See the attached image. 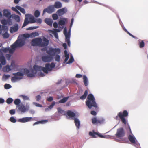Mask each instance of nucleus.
<instances>
[{"instance_id": "obj_59", "label": "nucleus", "mask_w": 148, "mask_h": 148, "mask_svg": "<svg viewBox=\"0 0 148 148\" xmlns=\"http://www.w3.org/2000/svg\"><path fill=\"white\" fill-rule=\"evenodd\" d=\"M127 125H128V127L126 129H127V131L128 132V131H129L130 133L131 134H132V133L131 131L130 128V126L128 124H127Z\"/></svg>"}, {"instance_id": "obj_55", "label": "nucleus", "mask_w": 148, "mask_h": 148, "mask_svg": "<svg viewBox=\"0 0 148 148\" xmlns=\"http://www.w3.org/2000/svg\"><path fill=\"white\" fill-rule=\"evenodd\" d=\"M15 112L14 109H12L9 111V113L11 115H13L15 114Z\"/></svg>"}, {"instance_id": "obj_3", "label": "nucleus", "mask_w": 148, "mask_h": 148, "mask_svg": "<svg viewBox=\"0 0 148 148\" xmlns=\"http://www.w3.org/2000/svg\"><path fill=\"white\" fill-rule=\"evenodd\" d=\"M86 104L89 109H91L92 107L95 108L96 110L98 108L95 99L93 95L92 94H90L88 95L87 100L86 102Z\"/></svg>"}, {"instance_id": "obj_50", "label": "nucleus", "mask_w": 148, "mask_h": 148, "mask_svg": "<svg viewBox=\"0 0 148 148\" xmlns=\"http://www.w3.org/2000/svg\"><path fill=\"white\" fill-rule=\"evenodd\" d=\"M10 120L11 122L14 123L16 122V119L13 117H11L10 119Z\"/></svg>"}, {"instance_id": "obj_51", "label": "nucleus", "mask_w": 148, "mask_h": 148, "mask_svg": "<svg viewBox=\"0 0 148 148\" xmlns=\"http://www.w3.org/2000/svg\"><path fill=\"white\" fill-rule=\"evenodd\" d=\"M11 87V86L9 84H5L4 85V88L5 89H9Z\"/></svg>"}, {"instance_id": "obj_39", "label": "nucleus", "mask_w": 148, "mask_h": 148, "mask_svg": "<svg viewBox=\"0 0 148 148\" xmlns=\"http://www.w3.org/2000/svg\"><path fill=\"white\" fill-rule=\"evenodd\" d=\"M50 32L52 33L53 34H54V36L56 38H58V34L56 32L54 31L53 30H50Z\"/></svg>"}, {"instance_id": "obj_28", "label": "nucleus", "mask_w": 148, "mask_h": 148, "mask_svg": "<svg viewBox=\"0 0 148 148\" xmlns=\"http://www.w3.org/2000/svg\"><path fill=\"white\" fill-rule=\"evenodd\" d=\"M69 97L68 96L66 97H64L62 99L60 100L59 102L60 103H64L66 102L68 100Z\"/></svg>"}, {"instance_id": "obj_34", "label": "nucleus", "mask_w": 148, "mask_h": 148, "mask_svg": "<svg viewBox=\"0 0 148 148\" xmlns=\"http://www.w3.org/2000/svg\"><path fill=\"white\" fill-rule=\"evenodd\" d=\"M10 77V75H9L4 74L3 76L2 79L3 81H5Z\"/></svg>"}, {"instance_id": "obj_57", "label": "nucleus", "mask_w": 148, "mask_h": 148, "mask_svg": "<svg viewBox=\"0 0 148 148\" xmlns=\"http://www.w3.org/2000/svg\"><path fill=\"white\" fill-rule=\"evenodd\" d=\"M2 51L4 53H6L9 50V48H4L1 49Z\"/></svg>"}, {"instance_id": "obj_15", "label": "nucleus", "mask_w": 148, "mask_h": 148, "mask_svg": "<svg viewBox=\"0 0 148 148\" xmlns=\"http://www.w3.org/2000/svg\"><path fill=\"white\" fill-rule=\"evenodd\" d=\"M16 41H17V44L18 47H20L23 46L25 43L24 40L22 39L18 40Z\"/></svg>"}, {"instance_id": "obj_32", "label": "nucleus", "mask_w": 148, "mask_h": 148, "mask_svg": "<svg viewBox=\"0 0 148 148\" xmlns=\"http://www.w3.org/2000/svg\"><path fill=\"white\" fill-rule=\"evenodd\" d=\"M84 84L86 86L88 85V80L87 77L86 76H84L83 77Z\"/></svg>"}, {"instance_id": "obj_37", "label": "nucleus", "mask_w": 148, "mask_h": 148, "mask_svg": "<svg viewBox=\"0 0 148 148\" xmlns=\"http://www.w3.org/2000/svg\"><path fill=\"white\" fill-rule=\"evenodd\" d=\"M55 104V102H53L52 103L48 106V108H47L45 109V111H47V110H49V108L50 109H52Z\"/></svg>"}, {"instance_id": "obj_12", "label": "nucleus", "mask_w": 148, "mask_h": 148, "mask_svg": "<svg viewBox=\"0 0 148 148\" xmlns=\"http://www.w3.org/2000/svg\"><path fill=\"white\" fill-rule=\"evenodd\" d=\"M67 12L66 8H64L58 10L57 12V13L58 16H60L64 15Z\"/></svg>"}, {"instance_id": "obj_22", "label": "nucleus", "mask_w": 148, "mask_h": 148, "mask_svg": "<svg viewBox=\"0 0 148 148\" xmlns=\"http://www.w3.org/2000/svg\"><path fill=\"white\" fill-rule=\"evenodd\" d=\"M67 21L66 18H64L63 20H60L58 22V24L62 26L64 25L66 22Z\"/></svg>"}, {"instance_id": "obj_5", "label": "nucleus", "mask_w": 148, "mask_h": 148, "mask_svg": "<svg viewBox=\"0 0 148 148\" xmlns=\"http://www.w3.org/2000/svg\"><path fill=\"white\" fill-rule=\"evenodd\" d=\"M47 53L50 56L53 57L56 54H59L60 53V49L58 48H54L52 47L49 48L48 49H46Z\"/></svg>"}, {"instance_id": "obj_11", "label": "nucleus", "mask_w": 148, "mask_h": 148, "mask_svg": "<svg viewBox=\"0 0 148 148\" xmlns=\"http://www.w3.org/2000/svg\"><path fill=\"white\" fill-rule=\"evenodd\" d=\"M3 16H4L8 18V20L11 18L12 15H11L10 12L8 11V10H4L3 11Z\"/></svg>"}, {"instance_id": "obj_7", "label": "nucleus", "mask_w": 148, "mask_h": 148, "mask_svg": "<svg viewBox=\"0 0 148 148\" xmlns=\"http://www.w3.org/2000/svg\"><path fill=\"white\" fill-rule=\"evenodd\" d=\"M91 120L92 123L95 125L102 124L104 121V120L103 118H97L96 117H93Z\"/></svg>"}, {"instance_id": "obj_48", "label": "nucleus", "mask_w": 148, "mask_h": 148, "mask_svg": "<svg viewBox=\"0 0 148 148\" xmlns=\"http://www.w3.org/2000/svg\"><path fill=\"white\" fill-rule=\"evenodd\" d=\"M30 36L32 37H34L37 36H38V34L37 32L32 33L30 34Z\"/></svg>"}, {"instance_id": "obj_54", "label": "nucleus", "mask_w": 148, "mask_h": 148, "mask_svg": "<svg viewBox=\"0 0 148 148\" xmlns=\"http://www.w3.org/2000/svg\"><path fill=\"white\" fill-rule=\"evenodd\" d=\"M64 53L65 55V58H69V55L67 51L66 50H65L64 51Z\"/></svg>"}, {"instance_id": "obj_41", "label": "nucleus", "mask_w": 148, "mask_h": 148, "mask_svg": "<svg viewBox=\"0 0 148 148\" xmlns=\"http://www.w3.org/2000/svg\"><path fill=\"white\" fill-rule=\"evenodd\" d=\"M40 14V12L38 10H36L34 12V16L36 17L37 18L38 17Z\"/></svg>"}, {"instance_id": "obj_44", "label": "nucleus", "mask_w": 148, "mask_h": 148, "mask_svg": "<svg viewBox=\"0 0 148 148\" xmlns=\"http://www.w3.org/2000/svg\"><path fill=\"white\" fill-rule=\"evenodd\" d=\"M30 23H33L36 22V19L34 18V17H31L29 18Z\"/></svg>"}, {"instance_id": "obj_19", "label": "nucleus", "mask_w": 148, "mask_h": 148, "mask_svg": "<svg viewBox=\"0 0 148 148\" xmlns=\"http://www.w3.org/2000/svg\"><path fill=\"white\" fill-rule=\"evenodd\" d=\"M0 61L2 65H4L6 64V59L3 55L0 58Z\"/></svg>"}, {"instance_id": "obj_45", "label": "nucleus", "mask_w": 148, "mask_h": 148, "mask_svg": "<svg viewBox=\"0 0 148 148\" xmlns=\"http://www.w3.org/2000/svg\"><path fill=\"white\" fill-rule=\"evenodd\" d=\"M1 23L3 25H6L8 23V21L6 19H3L1 20Z\"/></svg>"}, {"instance_id": "obj_46", "label": "nucleus", "mask_w": 148, "mask_h": 148, "mask_svg": "<svg viewBox=\"0 0 148 148\" xmlns=\"http://www.w3.org/2000/svg\"><path fill=\"white\" fill-rule=\"evenodd\" d=\"M74 61V59L73 57L71 56L70 58L68 61L67 62V63L68 64L72 63Z\"/></svg>"}, {"instance_id": "obj_49", "label": "nucleus", "mask_w": 148, "mask_h": 148, "mask_svg": "<svg viewBox=\"0 0 148 148\" xmlns=\"http://www.w3.org/2000/svg\"><path fill=\"white\" fill-rule=\"evenodd\" d=\"M52 17L53 20H56L58 18V16L56 14H54L52 15Z\"/></svg>"}, {"instance_id": "obj_25", "label": "nucleus", "mask_w": 148, "mask_h": 148, "mask_svg": "<svg viewBox=\"0 0 148 148\" xmlns=\"http://www.w3.org/2000/svg\"><path fill=\"white\" fill-rule=\"evenodd\" d=\"M47 121V120H41L39 121L35 122L33 124V125L34 126L38 124H44L46 123Z\"/></svg>"}, {"instance_id": "obj_58", "label": "nucleus", "mask_w": 148, "mask_h": 148, "mask_svg": "<svg viewBox=\"0 0 148 148\" xmlns=\"http://www.w3.org/2000/svg\"><path fill=\"white\" fill-rule=\"evenodd\" d=\"M36 22L40 24L42 22V20L40 18L36 19Z\"/></svg>"}, {"instance_id": "obj_62", "label": "nucleus", "mask_w": 148, "mask_h": 148, "mask_svg": "<svg viewBox=\"0 0 148 148\" xmlns=\"http://www.w3.org/2000/svg\"><path fill=\"white\" fill-rule=\"evenodd\" d=\"M36 28V27H30L26 29L27 30H33L34 29H35Z\"/></svg>"}, {"instance_id": "obj_42", "label": "nucleus", "mask_w": 148, "mask_h": 148, "mask_svg": "<svg viewBox=\"0 0 148 148\" xmlns=\"http://www.w3.org/2000/svg\"><path fill=\"white\" fill-rule=\"evenodd\" d=\"M3 36L4 38H7L9 37V34L8 33L5 32L3 35Z\"/></svg>"}, {"instance_id": "obj_63", "label": "nucleus", "mask_w": 148, "mask_h": 148, "mask_svg": "<svg viewBox=\"0 0 148 148\" xmlns=\"http://www.w3.org/2000/svg\"><path fill=\"white\" fill-rule=\"evenodd\" d=\"M11 55L10 54H7L6 55V57L7 59L8 60H9L10 59Z\"/></svg>"}, {"instance_id": "obj_1", "label": "nucleus", "mask_w": 148, "mask_h": 148, "mask_svg": "<svg viewBox=\"0 0 148 148\" xmlns=\"http://www.w3.org/2000/svg\"><path fill=\"white\" fill-rule=\"evenodd\" d=\"M55 66V64L52 62L51 64L47 63L45 65V67H42L36 65H35L33 67V69L31 70V73H29V71L27 69H23V72L25 74H27L28 77H33L35 76V75L37 73V71L42 70L45 73L47 74L48 71H51Z\"/></svg>"}, {"instance_id": "obj_64", "label": "nucleus", "mask_w": 148, "mask_h": 148, "mask_svg": "<svg viewBox=\"0 0 148 148\" xmlns=\"http://www.w3.org/2000/svg\"><path fill=\"white\" fill-rule=\"evenodd\" d=\"M53 100V98L52 97H48L47 99V100L49 102H51Z\"/></svg>"}, {"instance_id": "obj_20", "label": "nucleus", "mask_w": 148, "mask_h": 148, "mask_svg": "<svg viewBox=\"0 0 148 148\" xmlns=\"http://www.w3.org/2000/svg\"><path fill=\"white\" fill-rule=\"evenodd\" d=\"M54 8H60L62 7V4L59 1H56L55 2L54 5H53Z\"/></svg>"}, {"instance_id": "obj_36", "label": "nucleus", "mask_w": 148, "mask_h": 148, "mask_svg": "<svg viewBox=\"0 0 148 148\" xmlns=\"http://www.w3.org/2000/svg\"><path fill=\"white\" fill-rule=\"evenodd\" d=\"M13 75L16 77L18 76L23 77V76L24 74L23 73L20 72H17L16 73H13Z\"/></svg>"}, {"instance_id": "obj_38", "label": "nucleus", "mask_w": 148, "mask_h": 148, "mask_svg": "<svg viewBox=\"0 0 148 148\" xmlns=\"http://www.w3.org/2000/svg\"><path fill=\"white\" fill-rule=\"evenodd\" d=\"M20 97L22 98L24 100H29V97L27 96L21 95H20Z\"/></svg>"}, {"instance_id": "obj_40", "label": "nucleus", "mask_w": 148, "mask_h": 148, "mask_svg": "<svg viewBox=\"0 0 148 148\" xmlns=\"http://www.w3.org/2000/svg\"><path fill=\"white\" fill-rule=\"evenodd\" d=\"M20 102L21 101L20 99H17L15 100L14 103L15 105H18L19 104Z\"/></svg>"}, {"instance_id": "obj_33", "label": "nucleus", "mask_w": 148, "mask_h": 148, "mask_svg": "<svg viewBox=\"0 0 148 148\" xmlns=\"http://www.w3.org/2000/svg\"><path fill=\"white\" fill-rule=\"evenodd\" d=\"M57 110L59 113H60L63 115L64 114L65 112L64 110H62L61 108L59 107L57 108Z\"/></svg>"}, {"instance_id": "obj_9", "label": "nucleus", "mask_w": 148, "mask_h": 148, "mask_svg": "<svg viewBox=\"0 0 148 148\" xmlns=\"http://www.w3.org/2000/svg\"><path fill=\"white\" fill-rule=\"evenodd\" d=\"M35 118L32 117H25L19 119L18 121L21 123H25L35 120Z\"/></svg>"}, {"instance_id": "obj_27", "label": "nucleus", "mask_w": 148, "mask_h": 148, "mask_svg": "<svg viewBox=\"0 0 148 148\" xmlns=\"http://www.w3.org/2000/svg\"><path fill=\"white\" fill-rule=\"evenodd\" d=\"M16 8L17 9L20 10V12H21L22 13L24 14H25V10L23 8L18 5L16 6Z\"/></svg>"}, {"instance_id": "obj_61", "label": "nucleus", "mask_w": 148, "mask_h": 148, "mask_svg": "<svg viewBox=\"0 0 148 148\" xmlns=\"http://www.w3.org/2000/svg\"><path fill=\"white\" fill-rule=\"evenodd\" d=\"M33 104H34V105H35L37 107H42V106L41 105L37 103H36L34 102Z\"/></svg>"}, {"instance_id": "obj_4", "label": "nucleus", "mask_w": 148, "mask_h": 148, "mask_svg": "<svg viewBox=\"0 0 148 148\" xmlns=\"http://www.w3.org/2000/svg\"><path fill=\"white\" fill-rule=\"evenodd\" d=\"M128 115V113L127 111L126 110H124L123 112H120L119 113L115 119L118 120L119 117L121 119L122 123L125 125L127 123V121L125 117H127Z\"/></svg>"}, {"instance_id": "obj_43", "label": "nucleus", "mask_w": 148, "mask_h": 148, "mask_svg": "<svg viewBox=\"0 0 148 148\" xmlns=\"http://www.w3.org/2000/svg\"><path fill=\"white\" fill-rule=\"evenodd\" d=\"M13 101V99L11 98H8L6 100V102L8 104H10Z\"/></svg>"}, {"instance_id": "obj_30", "label": "nucleus", "mask_w": 148, "mask_h": 148, "mask_svg": "<svg viewBox=\"0 0 148 148\" xmlns=\"http://www.w3.org/2000/svg\"><path fill=\"white\" fill-rule=\"evenodd\" d=\"M19 110L22 112H24L26 110L25 106L23 105H19L18 107Z\"/></svg>"}, {"instance_id": "obj_47", "label": "nucleus", "mask_w": 148, "mask_h": 148, "mask_svg": "<svg viewBox=\"0 0 148 148\" xmlns=\"http://www.w3.org/2000/svg\"><path fill=\"white\" fill-rule=\"evenodd\" d=\"M0 28L2 30L6 31L7 29V27L5 25H0Z\"/></svg>"}, {"instance_id": "obj_23", "label": "nucleus", "mask_w": 148, "mask_h": 148, "mask_svg": "<svg viewBox=\"0 0 148 148\" xmlns=\"http://www.w3.org/2000/svg\"><path fill=\"white\" fill-rule=\"evenodd\" d=\"M74 122L75 126L78 129H79L80 126V122L79 121L77 118L74 119Z\"/></svg>"}, {"instance_id": "obj_2", "label": "nucleus", "mask_w": 148, "mask_h": 148, "mask_svg": "<svg viewBox=\"0 0 148 148\" xmlns=\"http://www.w3.org/2000/svg\"><path fill=\"white\" fill-rule=\"evenodd\" d=\"M49 43V40L45 37H43L42 39L40 38H35L32 40L31 42L32 46L41 47L46 46Z\"/></svg>"}, {"instance_id": "obj_16", "label": "nucleus", "mask_w": 148, "mask_h": 148, "mask_svg": "<svg viewBox=\"0 0 148 148\" xmlns=\"http://www.w3.org/2000/svg\"><path fill=\"white\" fill-rule=\"evenodd\" d=\"M128 138L130 141L133 143L135 144L136 143V138L133 135H129Z\"/></svg>"}, {"instance_id": "obj_24", "label": "nucleus", "mask_w": 148, "mask_h": 148, "mask_svg": "<svg viewBox=\"0 0 148 148\" xmlns=\"http://www.w3.org/2000/svg\"><path fill=\"white\" fill-rule=\"evenodd\" d=\"M45 21L48 25L52 26L53 21L51 20L48 18H46L45 20Z\"/></svg>"}, {"instance_id": "obj_17", "label": "nucleus", "mask_w": 148, "mask_h": 148, "mask_svg": "<svg viewBox=\"0 0 148 148\" xmlns=\"http://www.w3.org/2000/svg\"><path fill=\"white\" fill-rule=\"evenodd\" d=\"M18 25L16 24L14 27H11L10 32L11 33H13V32H16L18 31Z\"/></svg>"}, {"instance_id": "obj_21", "label": "nucleus", "mask_w": 148, "mask_h": 148, "mask_svg": "<svg viewBox=\"0 0 148 148\" xmlns=\"http://www.w3.org/2000/svg\"><path fill=\"white\" fill-rule=\"evenodd\" d=\"M11 18L14 19L17 22H19L20 21V17L17 15L13 14L12 15Z\"/></svg>"}, {"instance_id": "obj_8", "label": "nucleus", "mask_w": 148, "mask_h": 148, "mask_svg": "<svg viewBox=\"0 0 148 148\" xmlns=\"http://www.w3.org/2000/svg\"><path fill=\"white\" fill-rule=\"evenodd\" d=\"M54 6L53 5H51L48 6L47 8L44 9L43 12V14L46 12L49 14H51L55 11Z\"/></svg>"}, {"instance_id": "obj_26", "label": "nucleus", "mask_w": 148, "mask_h": 148, "mask_svg": "<svg viewBox=\"0 0 148 148\" xmlns=\"http://www.w3.org/2000/svg\"><path fill=\"white\" fill-rule=\"evenodd\" d=\"M21 79H22V78L15 76L12 77L11 78V80L12 82H15L16 80H19Z\"/></svg>"}, {"instance_id": "obj_10", "label": "nucleus", "mask_w": 148, "mask_h": 148, "mask_svg": "<svg viewBox=\"0 0 148 148\" xmlns=\"http://www.w3.org/2000/svg\"><path fill=\"white\" fill-rule=\"evenodd\" d=\"M53 58L49 55H46L42 57V60L44 62H49L52 60Z\"/></svg>"}, {"instance_id": "obj_35", "label": "nucleus", "mask_w": 148, "mask_h": 148, "mask_svg": "<svg viewBox=\"0 0 148 148\" xmlns=\"http://www.w3.org/2000/svg\"><path fill=\"white\" fill-rule=\"evenodd\" d=\"M17 41H16L13 44L11 45V47L12 49H13L14 50H15L16 48V47H18L17 44Z\"/></svg>"}, {"instance_id": "obj_56", "label": "nucleus", "mask_w": 148, "mask_h": 148, "mask_svg": "<svg viewBox=\"0 0 148 148\" xmlns=\"http://www.w3.org/2000/svg\"><path fill=\"white\" fill-rule=\"evenodd\" d=\"M15 50L11 48V49L9 48V50H8L9 52L10 53L12 54L14 52Z\"/></svg>"}, {"instance_id": "obj_18", "label": "nucleus", "mask_w": 148, "mask_h": 148, "mask_svg": "<svg viewBox=\"0 0 148 148\" xmlns=\"http://www.w3.org/2000/svg\"><path fill=\"white\" fill-rule=\"evenodd\" d=\"M67 115L70 118L74 117L75 116V114L71 111L68 110L67 112Z\"/></svg>"}, {"instance_id": "obj_31", "label": "nucleus", "mask_w": 148, "mask_h": 148, "mask_svg": "<svg viewBox=\"0 0 148 148\" xmlns=\"http://www.w3.org/2000/svg\"><path fill=\"white\" fill-rule=\"evenodd\" d=\"M97 134H98L97 132H89V135L92 136L93 138L96 137V136H97Z\"/></svg>"}, {"instance_id": "obj_53", "label": "nucleus", "mask_w": 148, "mask_h": 148, "mask_svg": "<svg viewBox=\"0 0 148 148\" xmlns=\"http://www.w3.org/2000/svg\"><path fill=\"white\" fill-rule=\"evenodd\" d=\"M55 60L57 62H59L60 60V56L59 55H56L55 56Z\"/></svg>"}, {"instance_id": "obj_29", "label": "nucleus", "mask_w": 148, "mask_h": 148, "mask_svg": "<svg viewBox=\"0 0 148 148\" xmlns=\"http://www.w3.org/2000/svg\"><path fill=\"white\" fill-rule=\"evenodd\" d=\"M88 95V91L87 90H86L85 91L83 95L82 96H81L80 98V99L82 100H84L86 99V96Z\"/></svg>"}, {"instance_id": "obj_6", "label": "nucleus", "mask_w": 148, "mask_h": 148, "mask_svg": "<svg viewBox=\"0 0 148 148\" xmlns=\"http://www.w3.org/2000/svg\"><path fill=\"white\" fill-rule=\"evenodd\" d=\"M125 132L123 128L121 127L117 129L115 135L117 138H121L125 136Z\"/></svg>"}, {"instance_id": "obj_13", "label": "nucleus", "mask_w": 148, "mask_h": 148, "mask_svg": "<svg viewBox=\"0 0 148 148\" xmlns=\"http://www.w3.org/2000/svg\"><path fill=\"white\" fill-rule=\"evenodd\" d=\"M64 34L65 36L66 39L65 41L67 43L68 46H70V34L69 33H67V31H64Z\"/></svg>"}, {"instance_id": "obj_52", "label": "nucleus", "mask_w": 148, "mask_h": 148, "mask_svg": "<svg viewBox=\"0 0 148 148\" xmlns=\"http://www.w3.org/2000/svg\"><path fill=\"white\" fill-rule=\"evenodd\" d=\"M145 45L144 42L143 41H142L140 42V43L139 47L140 48H143L144 47Z\"/></svg>"}, {"instance_id": "obj_14", "label": "nucleus", "mask_w": 148, "mask_h": 148, "mask_svg": "<svg viewBox=\"0 0 148 148\" xmlns=\"http://www.w3.org/2000/svg\"><path fill=\"white\" fill-rule=\"evenodd\" d=\"M30 16L31 15L29 14H25V18L22 27H25L30 23L29 21H28V18L30 17Z\"/></svg>"}, {"instance_id": "obj_60", "label": "nucleus", "mask_w": 148, "mask_h": 148, "mask_svg": "<svg viewBox=\"0 0 148 148\" xmlns=\"http://www.w3.org/2000/svg\"><path fill=\"white\" fill-rule=\"evenodd\" d=\"M41 98V96L40 95H38L36 97V100L37 101H39Z\"/></svg>"}]
</instances>
